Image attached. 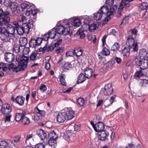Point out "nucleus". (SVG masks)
<instances>
[{
	"instance_id": "5fc2aeb1",
	"label": "nucleus",
	"mask_w": 148,
	"mask_h": 148,
	"mask_svg": "<svg viewBox=\"0 0 148 148\" xmlns=\"http://www.w3.org/2000/svg\"><path fill=\"white\" fill-rule=\"evenodd\" d=\"M32 8V7L30 6L27 9L25 12V14L26 15L29 16L31 14Z\"/></svg>"
},
{
	"instance_id": "39448f33",
	"label": "nucleus",
	"mask_w": 148,
	"mask_h": 148,
	"mask_svg": "<svg viewBox=\"0 0 148 148\" xmlns=\"http://www.w3.org/2000/svg\"><path fill=\"white\" fill-rule=\"evenodd\" d=\"M42 42V38H38L36 39L32 38L29 41V46L31 48H35L39 46Z\"/></svg>"
},
{
	"instance_id": "ea45409f",
	"label": "nucleus",
	"mask_w": 148,
	"mask_h": 148,
	"mask_svg": "<svg viewBox=\"0 0 148 148\" xmlns=\"http://www.w3.org/2000/svg\"><path fill=\"white\" fill-rule=\"evenodd\" d=\"M30 120L27 117L24 116L22 119L21 121L22 124L24 125H27L30 123Z\"/></svg>"
},
{
	"instance_id": "774afa93",
	"label": "nucleus",
	"mask_w": 148,
	"mask_h": 148,
	"mask_svg": "<svg viewBox=\"0 0 148 148\" xmlns=\"http://www.w3.org/2000/svg\"><path fill=\"white\" fill-rule=\"evenodd\" d=\"M45 146L42 143H40L36 145L35 146V148H45Z\"/></svg>"
},
{
	"instance_id": "e2e57ef3",
	"label": "nucleus",
	"mask_w": 148,
	"mask_h": 148,
	"mask_svg": "<svg viewBox=\"0 0 148 148\" xmlns=\"http://www.w3.org/2000/svg\"><path fill=\"white\" fill-rule=\"evenodd\" d=\"M113 60L116 61V62L118 64H120L121 62V59L119 58L115 57L113 58Z\"/></svg>"
},
{
	"instance_id": "09e8293b",
	"label": "nucleus",
	"mask_w": 148,
	"mask_h": 148,
	"mask_svg": "<svg viewBox=\"0 0 148 148\" xmlns=\"http://www.w3.org/2000/svg\"><path fill=\"white\" fill-rule=\"evenodd\" d=\"M119 48V45L118 43H115L112 46L111 49V50L114 51H117Z\"/></svg>"
},
{
	"instance_id": "aec40b11",
	"label": "nucleus",
	"mask_w": 148,
	"mask_h": 148,
	"mask_svg": "<svg viewBox=\"0 0 148 148\" xmlns=\"http://www.w3.org/2000/svg\"><path fill=\"white\" fill-rule=\"evenodd\" d=\"M84 72V75L86 78H89L92 76L93 70L91 69L86 68L85 69Z\"/></svg>"
},
{
	"instance_id": "bf43d9fd",
	"label": "nucleus",
	"mask_w": 148,
	"mask_h": 148,
	"mask_svg": "<svg viewBox=\"0 0 148 148\" xmlns=\"http://www.w3.org/2000/svg\"><path fill=\"white\" fill-rule=\"evenodd\" d=\"M64 48L63 47H58L55 51V52L57 54L62 53L64 50Z\"/></svg>"
},
{
	"instance_id": "423d86ee",
	"label": "nucleus",
	"mask_w": 148,
	"mask_h": 148,
	"mask_svg": "<svg viewBox=\"0 0 148 148\" xmlns=\"http://www.w3.org/2000/svg\"><path fill=\"white\" fill-rule=\"evenodd\" d=\"M113 91V88L112 85L111 84L109 83L105 86L103 93L105 96L109 95L112 93Z\"/></svg>"
},
{
	"instance_id": "ddd939ff",
	"label": "nucleus",
	"mask_w": 148,
	"mask_h": 148,
	"mask_svg": "<svg viewBox=\"0 0 148 148\" xmlns=\"http://www.w3.org/2000/svg\"><path fill=\"white\" fill-rule=\"evenodd\" d=\"M140 57L141 60H147L148 58V51L143 49H141L139 52Z\"/></svg>"
},
{
	"instance_id": "4be33fe9",
	"label": "nucleus",
	"mask_w": 148,
	"mask_h": 148,
	"mask_svg": "<svg viewBox=\"0 0 148 148\" xmlns=\"http://www.w3.org/2000/svg\"><path fill=\"white\" fill-rule=\"evenodd\" d=\"M26 113L25 111H23L21 113L16 114L15 116L16 121H19L21 120L24 116H25Z\"/></svg>"
},
{
	"instance_id": "6ab92c4d",
	"label": "nucleus",
	"mask_w": 148,
	"mask_h": 148,
	"mask_svg": "<svg viewBox=\"0 0 148 148\" xmlns=\"http://www.w3.org/2000/svg\"><path fill=\"white\" fill-rule=\"evenodd\" d=\"M69 27H71L72 25H74L75 27H79L81 24V22L80 19L79 18H75L73 22H69L67 23Z\"/></svg>"
},
{
	"instance_id": "5701e85b",
	"label": "nucleus",
	"mask_w": 148,
	"mask_h": 148,
	"mask_svg": "<svg viewBox=\"0 0 148 148\" xmlns=\"http://www.w3.org/2000/svg\"><path fill=\"white\" fill-rule=\"evenodd\" d=\"M25 100V98L21 96H18L15 99L16 102L20 106L24 104Z\"/></svg>"
},
{
	"instance_id": "8fccbe9b",
	"label": "nucleus",
	"mask_w": 148,
	"mask_h": 148,
	"mask_svg": "<svg viewBox=\"0 0 148 148\" xmlns=\"http://www.w3.org/2000/svg\"><path fill=\"white\" fill-rule=\"evenodd\" d=\"M72 67V65L69 62H66L63 66V68L67 70H69Z\"/></svg>"
},
{
	"instance_id": "9b49d317",
	"label": "nucleus",
	"mask_w": 148,
	"mask_h": 148,
	"mask_svg": "<svg viewBox=\"0 0 148 148\" xmlns=\"http://www.w3.org/2000/svg\"><path fill=\"white\" fill-rule=\"evenodd\" d=\"M7 26L5 29V32L8 33L9 35L14 34L16 29L15 27L9 24Z\"/></svg>"
},
{
	"instance_id": "412c9836",
	"label": "nucleus",
	"mask_w": 148,
	"mask_h": 148,
	"mask_svg": "<svg viewBox=\"0 0 148 148\" xmlns=\"http://www.w3.org/2000/svg\"><path fill=\"white\" fill-rule=\"evenodd\" d=\"M55 47L53 44H50L48 47L46 45L42 48V51L43 53H45L46 51H52L54 49Z\"/></svg>"
},
{
	"instance_id": "4d7b16f0",
	"label": "nucleus",
	"mask_w": 148,
	"mask_h": 148,
	"mask_svg": "<svg viewBox=\"0 0 148 148\" xmlns=\"http://www.w3.org/2000/svg\"><path fill=\"white\" fill-rule=\"evenodd\" d=\"M114 3V0H107L105 3L108 7L112 6Z\"/></svg>"
},
{
	"instance_id": "864d4df0",
	"label": "nucleus",
	"mask_w": 148,
	"mask_h": 148,
	"mask_svg": "<svg viewBox=\"0 0 148 148\" xmlns=\"http://www.w3.org/2000/svg\"><path fill=\"white\" fill-rule=\"evenodd\" d=\"M148 84V80L146 79H143L140 82V85L142 86H145Z\"/></svg>"
},
{
	"instance_id": "473e14b6",
	"label": "nucleus",
	"mask_w": 148,
	"mask_h": 148,
	"mask_svg": "<svg viewBox=\"0 0 148 148\" xmlns=\"http://www.w3.org/2000/svg\"><path fill=\"white\" fill-rule=\"evenodd\" d=\"M19 42L21 47L25 46L27 43V39L25 37L21 38L19 40Z\"/></svg>"
},
{
	"instance_id": "c9c22d12",
	"label": "nucleus",
	"mask_w": 148,
	"mask_h": 148,
	"mask_svg": "<svg viewBox=\"0 0 148 148\" xmlns=\"http://www.w3.org/2000/svg\"><path fill=\"white\" fill-rule=\"evenodd\" d=\"M98 25L97 23H92L89 27V29L90 32H92L98 28Z\"/></svg>"
},
{
	"instance_id": "f257e3e1",
	"label": "nucleus",
	"mask_w": 148,
	"mask_h": 148,
	"mask_svg": "<svg viewBox=\"0 0 148 148\" xmlns=\"http://www.w3.org/2000/svg\"><path fill=\"white\" fill-rule=\"evenodd\" d=\"M16 59L18 62V64L17 66L15 65L13 69V71L18 72L27 68L29 60V57L25 56L23 54H18L16 56Z\"/></svg>"
},
{
	"instance_id": "dca6fc26",
	"label": "nucleus",
	"mask_w": 148,
	"mask_h": 148,
	"mask_svg": "<svg viewBox=\"0 0 148 148\" xmlns=\"http://www.w3.org/2000/svg\"><path fill=\"white\" fill-rule=\"evenodd\" d=\"M66 114V116L67 119L68 120H71L75 116V112L71 109H69L66 112H65Z\"/></svg>"
},
{
	"instance_id": "0eeeda50",
	"label": "nucleus",
	"mask_w": 148,
	"mask_h": 148,
	"mask_svg": "<svg viewBox=\"0 0 148 148\" xmlns=\"http://www.w3.org/2000/svg\"><path fill=\"white\" fill-rule=\"evenodd\" d=\"M1 110L3 114H8L10 113L12 109L10 105L8 103H5L2 105Z\"/></svg>"
},
{
	"instance_id": "79ce46f5",
	"label": "nucleus",
	"mask_w": 148,
	"mask_h": 148,
	"mask_svg": "<svg viewBox=\"0 0 148 148\" xmlns=\"http://www.w3.org/2000/svg\"><path fill=\"white\" fill-rule=\"evenodd\" d=\"M16 3L15 1H13L12 0H5L4 3L6 6H10L11 8L12 6L13 3Z\"/></svg>"
},
{
	"instance_id": "2f4dec72",
	"label": "nucleus",
	"mask_w": 148,
	"mask_h": 148,
	"mask_svg": "<svg viewBox=\"0 0 148 148\" xmlns=\"http://www.w3.org/2000/svg\"><path fill=\"white\" fill-rule=\"evenodd\" d=\"M130 48L125 47L122 51V53L124 57H128L130 53Z\"/></svg>"
},
{
	"instance_id": "b1692460",
	"label": "nucleus",
	"mask_w": 148,
	"mask_h": 148,
	"mask_svg": "<svg viewBox=\"0 0 148 148\" xmlns=\"http://www.w3.org/2000/svg\"><path fill=\"white\" fill-rule=\"evenodd\" d=\"M74 56L77 57L81 56L82 54L83 51L80 47H75L74 50Z\"/></svg>"
},
{
	"instance_id": "052dcab7",
	"label": "nucleus",
	"mask_w": 148,
	"mask_h": 148,
	"mask_svg": "<svg viewBox=\"0 0 148 148\" xmlns=\"http://www.w3.org/2000/svg\"><path fill=\"white\" fill-rule=\"evenodd\" d=\"M42 38V41L44 40L45 41H47L49 38H50L49 36L47 33V34H45L43 36Z\"/></svg>"
},
{
	"instance_id": "f704fd0d",
	"label": "nucleus",
	"mask_w": 148,
	"mask_h": 148,
	"mask_svg": "<svg viewBox=\"0 0 148 148\" xmlns=\"http://www.w3.org/2000/svg\"><path fill=\"white\" fill-rule=\"evenodd\" d=\"M102 17V14L99 10L97 13L94 14V18L96 20H99L101 19Z\"/></svg>"
},
{
	"instance_id": "1a4fd4ad",
	"label": "nucleus",
	"mask_w": 148,
	"mask_h": 148,
	"mask_svg": "<svg viewBox=\"0 0 148 148\" xmlns=\"http://www.w3.org/2000/svg\"><path fill=\"white\" fill-rule=\"evenodd\" d=\"M36 134L42 140H45L47 138V134L46 132L41 129H38L36 131Z\"/></svg>"
},
{
	"instance_id": "a878e982",
	"label": "nucleus",
	"mask_w": 148,
	"mask_h": 148,
	"mask_svg": "<svg viewBox=\"0 0 148 148\" xmlns=\"http://www.w3.org/2000/svg\"><path fill=\"white\" fill-rule=\"evenodd\" d=\"M109 8L107 6H102L101 8L99 10L102 14H107L108 16H109Z\"/></svg>"
},
{
	"instance_id": "de8ad7c7",
	"label": "nucleus",
	"mask_w": 148,
	"mask_h": 148,
	"mask_svg": "<svg viewBox=\"0 0 148 148\" xmlns=\"http://www.w3.org/2000/svg\"><path fill=\"white\" fill-rule=\"evenodd\" d=\"M21 25H20L16 28L18 33L20 35H23L24 33Z\"/></svg>"
},
{
	"instance_id": "a19ab883",
	"label": "nucleus",
	"mask_w": 148,
	"mask_h": 148,
	"mask_svg": "<svg viewBox=\"0 0 148 148\" xmlns=\"http://www.w3.org/2000/svg\"><path fill=\"white\" fill-rule=\"evenodd\" d=\"M38 53V51H35L33 52L30 55L29 57L30 60L34 61Z\"/></svg>"
},
{
	"instance_id": "20e7f679",
	"label": "nucleus",
	"mask_w": 148,
	"mask_h": 148,
	"mask_svg": "<svg viewBox=\"0 0 148 148\" xmlns=\"http://www.w3.org/2000/svg\"><path fill=\"white\" fill-rule=\"evenodd\" d=\"M56 30L58 34L66 35L69 34L70 29L69 27L64 28L63 25H60L57 27Z\"/></svg>"
},
{
	"instance_id": "72a5a7b5",
	"label": "nucleus",
	"mask_w": 148,
	"mask_h": 148,
	"mask_svg": "<svg viewBox=\"0 0 148 148\" xmlns=\"http://www.w3.org/2000/svg\"><path fill=\"white\" fill-rule=\"evenodd\" d=\"M49 138L56 140L58 137L57 134L54 131L51 132L49 134Z\"/></svg>"
},
{
	"instance_id": "4468645a",
	"label": "nucleus",
	"mask_w": 148,
	"mask_h": 148,
	"mask_svg": "<svg viewBox=\"0 0 148 148\" xmlns=\"http://www.w3.org/2000/svg\"><path fill=\"white\" fill-rule=\"evenodd\" d=\"M66 119V114L64 112L59 113L57 118V121L60 123L64 122Z\"/></svg>"
},
{
	"instance_id": "393cba45",
	"label": "nucleus",
	"mask_w": 148,
	"mask_h": 148,
	"mask_svg": "<svg viewBox=\"0 0 148 148\" xmlns=\"http://www.w3.org/2000/svg\"><path fill=\"white\" fill-rule=\"evenodd\" d=\"M109 8V14L108 15L109 16L113 14L116 11L117 7L116 5H114L112 6H110L108 7Z\"/></svg>"
},
{
	"instance_id": "58836bf2",
	"label": "nucleus",
	"mask_w": 148,
	"mask_h": 148,
	"mask_svg": "<svg viewBox=\"0 0 148 148\" xmlns=\"http://www.w3.org/2000/svg\"><path fill=\"white\" fill-rule=\"evenodd\" d=\"M35 111L36 113L40 114L42 116H44L46 113L45 111L43 110H40L38 107L35 108Z\"/></svg>"
},
{
	"instance_id": "69168bd1",
	"label": "nucleus",
	"mask_w": 148,
	"mask_h": 148,
	"mask_svg": "<svg viewBox=\"0 0 148 148\" xmlns=\"http://www.w3.org/2000/svg\"><path fill=\"white\" fill-rule=\"evenodd\" d=\"M75 130L76 131H78L80 130V124L79 123H76L75 124L74 126Z\"/></svg>"
},
{
	"instance_id": "9d476101",
	"label": "nucleus",
	"mask_w": 148,
	"mask_h": 148,
	"mask_svg": "<svg viewBox=\"0 0 148 148\" xmlns=\"http://www.w3.org/2000/svg\"><path fill=\"white\" fill-rule=\"evenodd\" d=\"M94 129L96 132H101L103 131L104 130V124L101 122H99L95 124V126L94 127Z\"/></svg>"
},
{
	"instance_id": "f03ea898",
	"label": "nucleus",
	"mask_w": 148,
	"mask_h": 148,
	"mask_svg": "<svg viewBox=\"0 0 148 148\" xmlns=\"http://www.w3.org/2000/svg\"><path fill=\"white\" fill-rule=\"evenodd\" d=\"M126 44L129 48L133 47V50L134 51H137L138 50V45L137 43L135 44L134 40L131 36H129L126 41Z\"/></svg>"
},
{
	"instance_id": "49530a36",
	"label": "nucleus",
	"mask_w": 148,
	"mask_h": 148,
	"mask_svg": "<svg viewBox=\"0 0 148 148\" xmlns=\"http://www.w3.org/2000/svg\"><path fill=\"white\" fill-rule=\"evenodd\" d=\"M77 101L80 106H83L85 104V101L82 98H79L77 99Z\"/></svg>"
},
{
	"instance_id": "6e6552de",
	"label": "nucleus",
	"mask_w": 148,
	"mask_h": 148,
	"mask_svg": "<svg viewBox=\"0 0 148 148\" xmlns=\"http://www.w3.org/2000/svg\"><path fill=\"white\" fill-rule=\"evenodd\" d=\"M11 37L8 33L5 32L0 36V39L3 42H9Z\"/></svg>"
},
{
	"instance_id": "c03bdc74",
	"label": "nucleus",
	"mask_w": 148,
	"mask_h": 148,
	"mask_svg": "<svg viewBox=\"0 0 148 148\" xmlns=\"http://www.w3.org/2000/svg\"><path fill=\"white\" fill-rule=\"evenodd\" d=\"M71 131L68 130L66 133H64L63 138L65 140H68L69 138L71 136Z\"/></svg>"
},
{
	"instance_id": "3c124183",
	"label": "nucleus",
	"mask_w": 148,
	"mask_h": 148,
	"mask_svg": "<svg viewBox=\"0 0 148 148\" xmlns=\"http://www.w3.org/2000/svg\"><path fill=\"white\" fill-rule=\"evenodd\" d=\"M148 7V3L144 2L141 4L140 8L142 10H144Z\"/></svg>"
},
{
	"instance_id": "4c0bfd02",
	"label": "nucleus",
	"mask_w": 148,
	"mask_h": 148,
	"mask_svg": "<svg viewBox=\"0 0 148 148\" xmlns=\"http://www.w3.org/2000/svg\"><path fill=\"white\" fill-rule=\"evenodd\" d=\"M20 50V46L17 44H15L13 46V51L14 53H18Z\"/></svg>"
},
{
	"instance_id": "0e129e2a",
	"label": "nucleus",
	"mask_w": 148,
	"mask_h": 148,
	"mask_svg": "<svg viewBox=\"0 0 148 148\" xmlns=\"http://www.w3.org/2000/svg\"><path fill=\"white\" fill-rule=\"evenodd\" d=\"M142 60L140 58V59L138 58H136L135 59V64L136 65L139 66L140 63L142 61Z\"/></svg>"
},
{
	"instance_id": "bb28decb",
	"label": "nucleus",
	"mask_w": 148,
	"mask_h": 148,
	"mask_svg": "<svg viewBox=\"0 0 148 148\" xmlns=\"http://www.w3.org/2000/svg\"><path fill=\"white\" fill-rule=\"evenodd\" d=\"M56 29L55 28L49 30L48 32L50 38L51 39L54 38L56 36Z\"/></svg>"
},
{
	"instance_id": "a211bd4d",
	"label": "nucleus",
	"mask_w": 148,
	"mask_h": 148,
	"mask_svg": "<svg viewBox=\"0 0 148 148\" xmlns=\"http://www.w3.org/2000/svg\"><path fill=\"white\" fill-rule=\"evenodd\" d=\"M18 4L16 3H14L12 5V6L10 8L12 12L14 15H17V14L20 12V10L18 9L17 6Z\"/></svg>"
},
{
	"instance_id": "680f3d73",
	"label": "nucleus",
	"mask_w": 148,
	"mask_h": 148,
	"mask_svg": "<svg viewBox=\"0 0 148 148\" xmlns=\"http://www.w3.org/2000/svg\"><path fill=\"white\" fill-rule=\"evenodd\" d=\"M66 55L67 57L74 56V50L73 51H68L66 53Z\"/></svg>"
},
{
	"instance_id": "c756f323",
	"label": "nucleus",
	"mask_w": 148,
	"mask_h": 148,
	"mask_svg": "<svg viewBox=\"0 0 148 148\" xmlns=\"http://www.w3.org/2000/svg\"><path fill=\"white\" fill-rule=\"evenodd\" d=\"M85 26V25H83L82 27V28H81L80 29H79L77 32V34L79 35L80 38L82 39L85 36V35L83 33L84 31L85 30L84 29L85 28H84Z\"/></svg>"
},
{
	"instance_id": "7ed1b4c3",
	"label": "nucleus",
	"mask_w": 148,
	"mask_h": 148,
	"mask_svg": "<svg viewBox=\"0 0 148 148\" xmlns=\"http://www.w3.org/2000/svg\"><path fill=\"white\" fill-rule=\"evenodd\" d=\"M133 0H122L120 3V5L118 8V11L117 12L118 16H119L121 15V12L122 11L123 9L125 8H126L129 7L130 5V2L132 1Z\"/></svg>"
},
{
	"instance_id": "37998d69",
	"label": "nucleus",
	"mask_w": 148,
	"mask_h": 148,
	"mask_svg": "<svg viewBox=\"0 0 148 148\" xmlns=\"http://www.w3.org/2000/svg\"><path fill=\"white\" fill-rule=\"evenodd\" d=\"M65 75L64 74H61L59 76L60 78V80L61 84L64 86H66V83L65 82V79L64 78Z\"/></svg>"
},
{
	"instance_id": "cd10ccee",
	"label": "nucleus",
	"mask_w": 148,
	"mask_h": 148,
	"mask_svg": "<svg viewBox=\"0 0 148 148\" xmlns=\"http://www.w3.org/2000/svg\"><path fill=\"white\" fill-rule=\"evenodd\" d=\"M144 75L143 71L141 70L137 71L134 75V77L135 79H138L143 76Z\"/></svg>"
},
{
	"instance_id": "2eb2a0df",
	"label": "nucleus",
	"mask_w": 148,
	"mask_h": 148,
	"mask_svg": "<svg viewBox=\"0 0 148 148\" xmlns=\"http://www.w3.org/2000/svg\"><path fill=\"white\" fill-rule=\"evenodd\" d=\"M14 58L13 54L10 53H6L5 54V59L8 63L12 62L14 60Z\"/></svg>"
},
{
	"instance_id": "e433bc0d",
	"label": "nucleus",
	"mask_w": 148,
	"mask_h": 148,
	"mask_svg": "<svg viewBox=\"0 0 148 148\" xmlns=\"http://www.w3.org/2000/svg\"><path fill=\"white\" fill-rule=\"evenodd\" d=\"M21 139V136L19 135H16L15 136L14 139L11 140V143L12 144H14V143H17L19 142Z\"/></svg>"
},
{
	"instance_id": "f3484780",
	"label": "nucleus",
	"mask_w": 148,
	"mask_h": 148,
	"mask_svg": "<svg viewBox=\"0 0 148 148\" xmlns=\"http://www.w3.org/2000/svg\"><path fill=\"white\" fill-rule=\"evenodd\" d=\"M29 23H23L21 26L23 30L24 31V32L25 33L27 34L29 31V29L31 28V26H30L29 25L32 24V23H30L32 22L31 21L29 20Z\"/></svg>"
},
{
	"instance_id": "338daca9",
	"label": "nucleus",
	"mask_w": 148,
	"mask_h": 148,
	"mask_svg": "<svg viewBox=\"0 0 148 148\" xmlns=\"http://www.w3.org/2000/svg\"><path fill=\"white\" fill-rule=\"evenodd\" d=\"M129 19V17L128 16H125L123 20L121 22V24H125L128 21Z\"/></svg>"
},
{
	"instance_id": "603ef678",
	"label": "nucleus",
	"mask_w": 148,
	"mask_h": 148,
	"mask_svg": "<svg viewBox=\"0 0 148 148\" xmlns=\"http://www.w3.org/2000/svg\"><path fill=\"white\" fill-rule=\"evenodd\" d=\"M102 52L103 55L105 56H108L110 54V51L109 50L105 47L103 49Z\"/></svg>"
},
{
	"instance_id": "13d9d810",
	"label": "nucleus",
	"mask_w": 148,
	"mask_h": 148,
	"mask_svg": "<svg viewBox=\"0 0 148 148\" xmlns=\"http://www.w3.org/2000/svg\"><path fill=\"white\" fill-rule=\"evenodd\" d=\"M30 6V5H29L28 3H22L21 4V8L24 10L27 9Z\"/></svg>"
},
{
	"instance_id": "6e6d98bb",
	"label": "nucleus",
	"mask_w": 148,
	"mask_h": 148,
	"mask_svg": "<svg viewBox=\"0 0 148 148\" xmlns=\"http://www.w3.org/2000/svg\"><path fill=\"white\" fill-rule=\"evenodd\" d=\"M5 114L6 115L5 118V122H6L7 121H10V118L12 116V115L10 113Z\"/></svg>"
},
{
	"instance_id": "a18cd8bd",
	"label": "nucleus",
	"mask_w": 148,
	"mask_h": 148,
	"mask_svg": "<svg viewBox=\"0 0 148 148\" xmlns=\"http://www.w3.org/2000/svg\"><path fill=\"white\" fill-rule=\"evenodd\" d=\"M8 143L5 141L2 140L0 141V148H7Z\"/></svg>"
},
{
	"instance_id": "c85d7f7f",
	"label": "nucleus",
	"mask_w": 148,
	"mask_h": 148,
	"mask_svg": "<svg viewBox=\"0 0 148 148\" xmlns=\"http://www.w3.org/2000/svg\"><path fill=\"white\" fill-rule=\"evenodd\" d=\"M142 60V61L139 66L141 69L143 70L145 69L148 66V61L147 60Z\"/></svg>"
},
{
	"instance_id": "7c9ffc66",
	"label": "nucleus",
	"mask_w": 148,
	"mask_h": 148,
	"mask_svg": "<svg viewBox=\"0 0 148 148\" xmlns=\"http://www.w3.org/2000/svg\"><path fill=\"white\" fill-rule=\"evenodd\" d=\"M77 79V84H80L83 83L85 81L86 79V77L83 74H80L79 75Z\"/></svg>"
},
{
	"instance_id": "f8f14e48",
	"label": "nucleus",
	"mask_w": 148,
	"mask_h": 148,
	"mask_svg": "<svg viewBox=\"0 0 148 148\" xmlns=\"http://www.w3.org/2000/svg\"><path fill=\"white\" fill-rule=\"evenodd\" d=\"M10 17L7 16H4L0 18V25L7 26L10 21Z\"/></svg>"
}]
</instances>
